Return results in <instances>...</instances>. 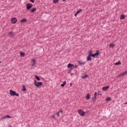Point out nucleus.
<instances>
[{"label": "nucleus", "instance_id": "obj_4", "mask_svg": "<svg viewBox=\"0 0 127 127\" xmlns=\"http://www.w3.org/2000/svg\"><path fill=\"white\" fill-rule=\"evenodd\" d=\"M100 54V53L99 52V51H96V53L93 54L91 55V57H93V58H95L96 57H98V55Z\"/></svg>", "mask_w": 127, "mask_h": 127}, {"label": "nucleus", "instance_id": "obj_3", "mask_svg": "<svg viewBox=\"0 0 127 127\" xmlns=\"http://www.w3.org/2000/svg\"><path fill=\"white\" fill-rule=\"evenodd\" d=\"M26 6L27 10H29V9H30L31 7L33 6V4L30 3H28L26 4Z\"/></svg>", "mask_w": 127, "mask_h": 127}, {"label": "nucleus", "instance_id": "obj_10", "mask_svg": "<svg viewBox=\"0 0 127 127\" xmlns=\"http://www.w3.org/2000/svg\"><path fill=\"white\" fill-rule=\"evenodd\" d=\"M26 21H27V19L26 18H23L20 20V23H23V22H26Z\"/></svg>", "mask_w": 127, "mask_h": 127}, {"label": "nucleus", "instance_id": "obj_26", "mask_svg": "<svg viewBox=\"0 0 127 127\" xmlns=\"http://www.w3.org/2000/svg\"><path fill=\"white\" fill-rule=\"evenodd\" d=\"M110 100H111V97H108L107 98H106L105 101H106V102H109V101H110Z\"/></svg>", "mask_w": 127, "mask_h": 127}, {"label": "nucleus", "instance_id": "obj_21", "mask_svg": "<svg viewBox=\"0 0 127 127\" xmlns=\"http://www.w3.org/2000/svg\"><path fill=\"white\" fill-rule=\"evenodd\" d=\"M36 10V8H33L32 9L30 10V12H34Z\"/></svg>", "mask_w": 127, "mask_h": 127}, {"label": "nucleus", "instance_id": "obj_13", "mask_svg": "<svg viewBox=\"0 0 127 127\" xmlns=\"http://www.w3.org/2000/svg\"><path fill=\"white\" fill-rule=\"evenodd\" d=\"M78 64H79V65H85V64H86V62H81V61H78Z\"/></svg>", "mask_w": 127, "mask_h": 127}, {"label": "nucleus", "instance_id": "obj_32", "mask_svg": "<svg viewBox=\"0 0 127 127\" xmlns=\"http://www.w3.org/2000/svg\"><path fill=\"white\" fill-rule=\"evenodd\" d=\"M127 74V70H126L125 72L123 73V75H126Z\"/></svg>", "mask_w": 127, "mask_h": 127}, {"label": "nucleus", "instance_id": "obj_6", "mask_svg": "<svg viewBox=\"0 0 127 127\" xmlns=\"http://www.w3.org/2000/svg\"><path fill=\"white\" fill-rule=\"evenodd\" d=\"M11 22L13 24H15L16 22H17V19L15 17H13L11 19Z\"/></svg>", "mask_w": 127, "mask_h": 127}, {"label": "nucleus", "instance_id": "obj_31", "mask_svg": "<svg viewBox=\"0 0 127 127\" xmlns=\"http://www.w3.org/2000/svg\"><path fill=\"white\" fill-rule=\"evenodd\" d=\"M32 61H33V63H34V64H35V60H34V59H33V60H32Z\"/></svg>", "mask_w": 127, "mask_h": 127}, {"label": "nucleus", "instance_id": "obj_42", "mask_svg": "<svg viewBox=\"0 0 127 127\" xmlns=\"http://www.w3.org/2000/svg\"><path fill=\"white\" fill-rule=\"evenodd\" d=\"M70 86H71V85H72V83H70Z\"/></svg>", "mask_w": 127, "mask_h": 127}, {"label": "nucleus", "instance_id": "obj_11", "mask_svg": "<svg viewBox=\"0 0 127 127\" xmlns=\"http://www.w3.org/2000/svg\"><path fill=\"white\" fill-rule=\"evenodd\" d=\"M74 66V64H68L67 65V67L68 68H73V66Z\"/></svg>", "mask_w": 127, "mask_h": 127}, {"label": "nucleus", "instance_id": "obj_23", "mask_svg": "<svg viewBox=\"0 0 127 127\" xmlns=\"http://www.w3.org/2000/svg\"><path fill=\"white\" fill-rule=\"evenodd\" d=\"M77 65H75L74 66L73 65L72 66V67L70 69V71H71V70H72L73 69H75V68H77Z\"/></svg>", "mask_w": 127, "mask_h": 127}, {"label": "nucleus", "instance_id": "obj_30", "mask_svg": "<svg viewBox=\"0 0 127 127\" xmlns=\"http://www.w3.org/2000/svg\"><path fill=\"white\" fill-rule=\"evenodd\" d=\"M6 119V116H4V117H2V118L1 119V120H4V119Z\"/></svg>", "mask_w": 127, "mask_h": 127}, {"label": "nucleus", "instance_id": "obj_17", "mask_svg": "<svg viewBox=\"0 0 127 127\" xmlns=\"http://www.w3.org/2000/svg\"><path fill=\"white\" fill-rule=\"evenodd\" d=\"M122 64V63H121V61H118V62L116 63L115 64H114V65H121Z\"/></svg>", "mask_w": 127, "mask_h": 127}, {"label": "nucleus", "instance_id": "obj_19", "mask_svg": "<svg viewBox=\"0 0 127 127\" xmlns=\"http://www.w3.org/2000/svg\"><path fill=\"white\" fill-rule=\"evenodd\" d=\"M89 75H87V74H85L84 76H82L81 78H82V79H85V78H87V77H88Z\"/></svg>", "mask_w": 127, "mask_h": 127}, {"label": "nucleus", "instance_id": "obj_14", "mask_svg": "<svg viewBox=\"0 0 127 127\" xmlns=\"http://www.w3.org/2000/svg\"><path fill=\"white\" fill-rule=\"evenodd\" d=\"M126 18V15L122 14L120 17V19H125Z\"/></svg>", "mask_w": 127, "mask_h": 127}, {"label": "nucleus", "instance_id": "obj_5", "mask_svg": "<svg viewBox=\"0 0 127 127\" xmlns=\"http://www.w3.org/2000/svg\"><path fill=\"white\" fill-rule=\"evenodd\" d=\"M78 113L80 116H81V117H84V116H85V112L83 111V110L81 109L78 111Z\"/></svg>", "mask_w": 127, "mask_h": 127}, {"label": "nucleus", "instance_id": "obj_22", "mask_svg": "<svg viewBox=\"0 0 127 127\" xmlns=\"http://www.w3.org/2000/svg\"><path fill=\"white\" fill-rule=\"evenodd\" d=\"M35 77L37 80V81H39L40 80V78H39V76L37 75H35Z\"/></svg>", "mask_w": 127, "mask_h": 127}, {"label": "nucleus", "instance_id": "obj_35", "mask_svg": "<svg viewBox=\"0 0 127 127\" xmlns=\"http://www.w3.org/2000/svg\"><path fill=\"white\" fill-rule=\"evenodd\" d=\"M55 115H56V114H54L52 116V118H54V119H55Z\"/></svg>", "mask_w": 127, "mask_h": 127}, {"label": "nucleus", "instance_id": "obj_41", "mask_svg": "<svg viewBox=\"0 0 127 127\" xmlns=\"http://www.w3.org/2000/svg\"><path fill=\"white\" fill-rule=\"evenodd\" d=\"M66 0H63V1H65Z\"/></svg>", "mask_w": 127, "mask_h": 127}, {"label": "nucleus", "instance_id": "obj_36", "mask_svg": "<svg viewBox=\"0 0 127 127\" xmlns=\"http://www.w3.org/2000/svg\"><path fill=\"white\" fill-rule=\"evenodd\" d=\"M59 113L60 112H58L57 113H56V115H57L58 117H59Z\"/></svg>", "mask_w": 127, "mask_h": 127}, {"label": "nucleus", "instance_id": "obj_2", "mask_svg": "<svg viewBox=\"0 0 127 127\" xmlns=\"http://www.w3.org/2000/svg\"><path fill=\"white\" fill-rule=\"evenodd\" d=\"M34 85L37 87V88H39L40 86H42V82H36V80L34 81Z\"/></svg>", "mask_w": 127, "mask_h": 127}, {"label": "nucleus", "instance_id": "obj_15", "mask_svg": "<svg viewBox=\"0 0 127 127\" xmlns=\"http://www.w3.org/2000/svg\"><path fill=\"white\" fill-rule=\"evenodd\" d=\"M9 36H10L11 37H13V35H14V34L13 33V32H10L9 33Z\"/></svg>", "mask_w": 127, "mask_h": 127}, {"label": "nucleus", "instance_id": "obj_37", "mask_svg": "<svg viewBox=\"0 0 127 127\" xmlns=\"http://www.w3.org/2000/svg\"><path fill=\"white\" fill-rule=\"evenodd\" d=\"M97 94H98V96H102V94H100V93H97Z\"/></svg>", "mask_w": 127, "mask_h": 127}, {"label": "nucleus", "instance_id": "obj_18", "mask_svg": "<svg viewBox=\"0 0 127 127\" xmlns=\"http://www.w3.org/2000/svg\"><path fill=\"white\" fill-rule=\"evenodd\" d=\"M22 87H23V88H22L23 92H26V88H25V86L24 85H23Z\"/></svg>", "mask_w": 127, "mask_h": 127}, {"label": "nucleus", "instance_id": "obj_20", "mask_svg": "<svg viewBox=\"0 0 127 127\" xmlns=\"http://www.w3.org/2000/svg\"><path fill=\"white\" fill-rule=\"evenodd\" d=\"M66 85V81L63 82V84H61V87H64Z\"/></svg>", "mask_w": 127, "mask_h": 127}, {"label": "nucleus", "instance_id": "obj_27", "mask_svg": "<svg viewBox=\"0 0 127 127\" xmlns=\"http://www.w3.org/2000/svg\"><path fill=\"white\" fill-rule=\"evenodd\" d=\"M81 11H82V9H79L76 11L77 14H78V13H80V12H81Z\"/></svg>", "mask_w": 127, "mask_h": 127}, {"label": "nucleus", "instance_id": "obj_38", "mask_svg": "<svg viewBox=\"0 0 127 127\" xmlns=\"http://www.w3.org/2000/svg\"><path fill=\"white\" fill-rule=\"evenodd\" d=\"M77 14H77V12H76V13L74 14V16H77Z\"/></svg>", "mask_w": 127, "mask_h": 127}, {"label": "nucleus", "instance_id": "obj_43", "mask_svg": "<svg viewBox=\"0 0 127 127\" xmlns=\"http://www.w3.org/2000/svg\"><path fill=\"white\" fill-rule=\"evenodd\" d=\"M1 62H0V64H1Z\"/></svg>", "mask_w": 127, "mask_h": 127}, {"label": "nucleus", "instance_id": "obj_1", "mask_svg": "<svg viewBox=\"0 0 127 127\" xmlns=\"http://www.w3.org/2000/svg\"><path fill=\"white\" fill-rule=\"evenodd\" d=\"M9 92L10 96H16L17 97H18V96H19V94H18V93H16V91L10 90Z\"/></svg>", "mask_w": 127, "mask_h": 127}, {"label": "nucleus", "instance_id": "obj_7", "mask_svg": "<svg viewBox=\"0 0 127 127\" xmlns=\"http://www.w3.org/2000/svg\"><path fill=\"white\" fill-rule=\"evenodd\" d=\"M98 93L95 92L94 94V98L93 97V102H96V100H97V96H98Z\"/></svg>", "mask_w": 127, "mask_h": 127}, {"label": "nucleus", "instance_id": "obj_8", "mask_svg": "<svg viewBox=\"0 0 127 127\" xmlns=\"http://www.w3.org/2000/svg\"><path fill=\"white\" fill-rule=\"evenodd\" d=\"M109 88H110V86H109L103 87H102V91H107V90H108V89H109Z\"/></svg>", "mask_w": 127, "mask_h": 127}, {"label": "nucleus", "instance_id": "obj_28", "mask_svg": "<svg viewBox=\"0 0 127 127\" xmlns=\"http://www.w3.org/2000/svg\"><path fill=\"white\" fill-rule=\"evenodd\" d=\"M115 47V45H114L113 44H111L109 45V47Z\"/></svg>", "mask_w": 127, "mask_h": 127}, {"label": "nucleus", "instance_id": "obj_25", "mask_svg": "<svg viewBox=\"0 0 127 127\" xmlns=\"http://www.w3.org/2000/svg\"><path fill=\"white\" fill-rule=\"evenodd\" d=\"M59 1V0H53L54 3H57Z\"/></svg>", "mask_w": 127, "mask_h": 127}, {"label": "nucleus", "instance_id": "obj_34", "mask_svg": "<svg viewBox=\"0 0 127 127\" xmlns=\"http://www.w3.org/2000/svg\"><path fill=\"white\" fill-rule=\"evenodd\" d=\"M30 1H31L33 3L34 2V0H30Z\"/></svg>", "mask_w": 127, "mask_h": 127}, {"label": "nucleus", "instance_id": "obj_29", "mask_svg": "<svg viewBox=\"0 0 127 127\" xmlns=\"http://www.w3.org/2000/svg\"><path fill=\"white\" fill-rule=\"evenodd\" d=\"M7 118L8 119H10V118H11V117H10V116L9 115H7L6 116V118Z\"/></svg>", "mask_w": 127, "mask_h": 127}, {"label": "nucleus", "instance_id": "obj_33", "mask_svg": "<svg viewBox=\"0 0 127 127\" xmlns=\"http://www.w3.org/2000/svg\"><path fill=\"white\" fill-rule=\"evenodd\" d=\"M59 112H60V113H63V110H62V109H60V110H59Z\"/></svg>", "mask_w": 127, "mask_h": 127}, {"label": "nucleus", "instance_id": "obj_12", "mask_svg": "<svg viewBox=\"0 0 127 127\" xmlns=\"http://www.w3.org/2000/svg\"><path fill=\"white\" fill-rule=\"evenodd\" d=\"M91 96H90V94H87L86 96H85V99H86L87 100H90V98Z\"/></svg>", "mask_w": 127, "mask_h": 127}, {"label": "nucleus", "instance_id": "obj_40", "mask_svg": "<svg viewBox=\"0 0 127 127\" xmlns=\"http://www.w3.org/2000/svg\"><path fill=\"white\" fill-rule=\"evenodd\" d=\"M70 73H71V72H70V71H68V74H70Z\"/></svg>", "mask_w": 127, "mask_h": 127}, {"label": "nucleus", "instance_id": "obj_9", "mask_svg": "<svg viewBox=\"0 0 127 127\" xmlns=\"http://www.w3.org/2000/svg\"><path fill=\"white\" fill-rule=\"evenodd\" d=\"M92 57V56L91 55H88L87 57V61H92V58H91Z\"/></svg>", "mask_w": 127, "mask_h": 127}, {"label": "nucleus", "instance_id": "obj_39", "mask_svg": "<svg viewBox=\"0 0 127 127\" xmlns=\"http://www.w3.org/2000/svg\"><path fill=\"white\" fill-rule=\"evenodd\" d=\"M124 105H127V102H125V103H124Z\"/></svg>", "mask_w": 127, "mask_h": 127}, {"label": "nucleus", "instance_id": "obj_16", "mask_svg": "<svg viewBox=\"0 0 127 127\" xmlns=\"http://www.w3.org/2000/svg\"><path fill=\"white\" fill-rule=\"evenodd\" d=\"M25 55V54H24V53H23V52H21L20 53V55L21 57H24Z\"/></svg>", "mask_w": 127, "mask_h": 127}, {"label": "nucleus", "instance_id": "obj_24", "mask_svg": "<svg viewBox=\"0 0 127 127\" xmlns=\"http://www.w3.org/2000/svg\"><path fill=\"white\" fill-rule=\"evenodd\" d=\"M88 55H90V56L92 57V55H93V52H92V51H90L88 53Z\"/></svg>", "mask_w": 127, "mask_h": 127}]
</instances>
